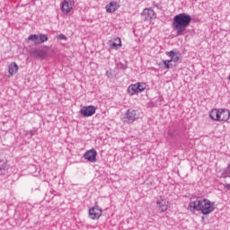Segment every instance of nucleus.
Wrapping results in <instances>:
<instances>
[{
	"mask_svg": "<svg viewBox=\"0 0 230 230\" xmlns=\"http://www.w3.org/2000/svg\"><path fill=\"white\" fill-rule=\"evenodd\" d=\"M224 177H227V175L224 176Z\"/></svg>",
	"mask_w": 230,
	"mask_h": 230,
	"instance_id": "nucleus-29",
	"label": "nucleus"
},
{
	"mask_svg": "<svg viewBox=\"0 0 230 230\" xmlns=\"http://www.w3.org/2000/svg\"><path fill=\"white\" fill-rule=\"evenodd\" d=\"M0 163H3V151H0Z\"/></svg>",
	"mask_w": 230,
	"mask_h": 230,
	"instance_id": "nucleus-26",
	"label": "nucleus"
},
{
	"mask_svg": "<svg viewBox=\"0 0 230 230\" xmlns=\"http://www.w3.org/2000/svg\"><path fill=\"white\" fill-rule=\"evenodd\" d=\"M167 135L171 137H173V133L172 132V130H168Z\"/></svg>",
	"mask_w": 230,
	"mask_h": 230,
	"instance_id": "nucleus-25",
	"label": "nucleus"
},
{
	"mask_svg": "<svg viewBox=\"0 0 230 230\" xmlns=\"http://www.w3.org/2000/svg\"><path fill=\"white\" fill-rule=\"evenodd\" d=\"M225 188H226V190H230V183H226V184L225 185Z\"/></svg>",
	"mask_w": 230,
	"mask_h": 230,
	"instance_id": "nucleus-28",
	"label": "nucleus"
},
{
	"mask_svg": "<svg viewBox=\"0 0 230 230\" xmlns=\"http://www.w3.org/2000/svg\"><path fill=\"white\" fill-rule=\"evenodd\" d=\"M163 64H164L165 69H170V67H173V65L172 64V60H170V59L164 60Z\"/></svg>",
	"mask_w": 230,
	"mask_h": 230,
	"instance_id": "nucleus-20",
	"label": "nucleus"
},
{
	"mask_svg": "<svg viewBox=\"0 0 230 230\" xmlns=\"http://www.w3.org/2000/svg\"><path fill=\"white\" fill-rule=\"evenodd\" d=\"M17 71H19V66L16 65L15 62L11 63L8 68V76H13V75H15Z\"/></svg>",
	"mask_w": 230,
	"mask_h": 230,
	"instance_id": "nucleus-13",
	"label": "nucleus"
},
{
	"mask_svg": "<svg viewBox=\"0 0 230 230\" xmlns=\"http://www.w3.org/2000/svg\"><path fill=\"white\" fill-rule=\"evenodd\" d=\"M80 114H82L84 118H91V116H94V114H96V107L93 105L84 106L80 110Z\"/></svg>",
	"mask_w": 230,
	"mask_h": 230,
	"instance_id": "nucleus-6",
	"label": "nucleus"
},
{
	"mask_svg": "<svg viewBox=\"0 0 230 230\" xmlns=\"http://www.w3.org/2000/svg\"><path fill=\"white\" fill-rule=\"evenodd\" d=\"M226 173H230V164H229L228 166L226 167Z\"/></svg>",
	"mask_w": 230,
	"mask_h": 230,
	"instance_id": "nucleus-27",
	"label": "nucleus"
},
{
	"mask_svg": "<svg viewBox=\"0 0 230 230\" xmlns=\"http://www.w3.org/2000/svg\"><path fill=\"white\" fill-rule=\"evenodd\" d=\"M29 55L32 57V58H46V57H48V51L44 49H31L29 51Z\"/></svg>",
	"mask_w": 230,
	"mask_h": 230,
	"instance_id": "nucleus-7",
	"label": "nucleus"
},
{
	"mask_svg": "<svg viewBox=\"0 0 230 230\" xmlns=\"http://www.w3.org/2000/svg\"><path fill=\"white\" fill-rule=\"evenodd\" d=\"M209 118L210 119H213V121H219V109H214L209 112Z\"/></svg>",
	"mask_w": 230,
	"mask_h": 230,
	"instance_id": "nucleus-14",
	"label": "nucleus"
},
{
	"mask_svg": "<svg viewBox=\"0 0 230 230\" xmlns=\"http://www.w3.org/2000/svg\"><path fill=\"white\" fill-rule=\"evenodd\" d=\"M8 171V164H4L3 165L0 166V172L3 173L4 172Z\"/></svg>",
	"mask_w": 230,
	"mask_h": 230,
	"instance_id": "nucleus-21",
	"label": "nucleus"
},
{
	"mask_svg": "<svg viewBox=\"0 0 230 230\" xmlns=\"http://www.w3.org/2000/svg\"><path fill=\"white\" fill-rule=\"evenodd\" d=\"M117 67H118L119 69H122V71H125V69H127L126 65H124L123 63H118V64H117Z\"/></svg>",
	"mask_w": 230,
	"mask_h": 230,
	"instance_id": "nucleus-22",
	"label": "nucleus"
},
{
	"mask_svg": "<svg viewBox=\"0 0 230 230\" xmlns=\"http://www.w3.org/2000/svg\"><path fill=\"white\" fill-rule=\"evenodd\" d=\"M121 48V39L116 38L111 43V49H119Z\"/></svg>",
	"mask_w": 230,
	"mask_h": 230,
	"instance_id": "nucleus-18",
	"label": "nucleus"
},
{
	"mask_svg": "<svg viewBox=\"0 0 230 230\" xmlns=\"http://www.w3.org/2000/svg\"><path fill=\"white\" fill-rule=\"evenodd\" d=\"M230 117V111L227 109H219V121H227Z\"/></svg>",
	"mask_w": 230,
	"mask_h": 230,
	"instance_id": "nucleus-10",
	"label": "nucleus"
},
{
	"mask_svg": "<svg viewBox=\"0 0 230 230\" xmlns=\"http://www.w3.org/2000/svg\"><path fill=\"white\" fill-rule=\"evenodd\" d=\"M119 8V4L117 2H111L108 5H106V12L108 13H112L116 12Z\"/></svg>",
	"mask_w": 230,
	"mask_h": 230,
	"instance_id": "nucleus-11",
	"label": "nucleus"
},
{
	"mask_svg": "<svg viewBox=\"0 0 230 230\" xmlns=\"http://www.w3.org/2000/svg\"><path fill=\"white\" fill-rule=\"evenodd\" d=\"M29 40H31V42H34V44H44V42H48L49 38L46 34H31L28 37Z\"/></svg>",
	"mask_w": 230,
	"mask_h": 230,
	"instance_id": "nucleus-5",
	"label": "nucleus"
},
{
	"mask_svg": "<svg viewBox=\"0 0 230 230\" xmlns=\"http://www.w3.org/2000/svg\"><path fill=\"white\" fill-rule=\"evenodd\" d=\"M136 119H139V112L136 110H128L122 117L123 123H133Z\"/></svg>",
	"mask_w": 230,
	"mask_h": 230,
	"instance_id": "nucleus-3",
	"label": "nucleus"
},
{
	"mask_svg": "<svg viewBox=\"0 0 230 230\" xmlns=\"http://www.w3.org/2000/svg\"><path fill=\"white\" fill-rule=\"evenodd\" d=\"M137 88L138 90V93H143L145 89H146V84L145 83H137Z\"/></svg>",
	"mask_w": 230,
	"mask_h": 230,
	"instance_id": "nucleus-19",
	"label": "nucleus"
},
{
	"mask_svg": "<svg viewBox=\"0 0 230 230\" xmlns=\"http://www.w3.org/2000/svg\"><path fill=\"white\" fill-rule=\"evenodd\" d=\"M97 155H98V152H96V149L93 148V149L87 150L84 154V158L86 159V161H89V163H96V161H98L96 159Z\"/></svg>",
	"mask_w": 230,
	"mask_h": 230,
	"instance_id": "nucleus-9",
	"label": "nucleus"
},
{
	"mask_svg": "<svg viewBox=\"0 0 230 230\" xmlns=\"http://www.w3.org/2000/svg\"><path fill=\"white\" fill-rule=\"evenodd\" d=\"M191 15L186 13H181L172 18V28L176 32L177 37L184 35L186 29L191 24Z\"/></svg>",
	"mask_w": 230,
	"mask_h": 230,
	"instance_id": "nucleus-1",
	"label": "nucleus"
},
{
	"mask_svg": "<svg viewBox=\"0 0 230 230\" xmlns=\"http://www.w3.org/2000/svg\"><path fill=\"white\" fill-rule=\"evenodd\" d=\"M35 134H37V130H29L26 131V136H31V137H33V136H35Z\"/></svg>",
	"mask_w": 230,
	"mask_h": 230,
	"instance_id": "nucleus-23",
	"label": "nucleus"
},
{
	"mask_svg": "<svg viewBox=\"0 0 230 230\" xmlns=\"http://www.w3.org/2000/svg\"><path fill=\"white\" fill-rule=\"evenodd\" d=\"M156 204L159 211H162L163 213L168 209V201H166V199L157 200Z\"/></svg>",
	"mask_w": 230,
	"mask_h": 230,
	"instance_id": "nucleus-12",
	"label": "nucleus"
},
{
	"mask_svg": "<svg viewBox=\"0 0 230 230\" xmlns=\"http://www.w3.org/2000/svg\"><path fill=\"white\" fill-rule=\"evenodd\" d=\"M73 6H75V0H64L61 3L60 10L62 13L67 15V13H70L71 10H73Z\"/></svg>",
	"mask_w": 230,
	"mask_h": 230,
	"instance_id": "nucleus-4",
	"label": "nucleus"
},
{
	"mask_svg": "<svg viewBox=\"0 0 230 230\" xmlns=\"http://www.w3.org/2000/svg\"><path fill=\"white\" fill-rule=\"evenodd\" d=\"M188 209L190 211L191 209L201 211L202 215H209V213L215 211V202H211L208 199H204L203 200L197 199L189 203Z\"/></svg>",
	"mask_w": 230,
	"mask_h": 230,
	"instance_id": "nucleus-2",
	"label": "nucleus"
},
{
	"mask_svg": "<svg viewBox=\"0 0 230 230\" xmlns=\"http://www.w3.org/2000/svg\"><path fill=\"white\" fill-rule=\"evenodd\" d=\"M128 93L130 96H134V94H139V91L137 90V84H131L128 87Z\"/></svg>",
	"mask_w": 230,
	"mask_h": 230,
	"instance_id": "nucleus-16",
	"label": "nucleus"
},
{
	"mask_svg": "<svg viewBox=\"0 0 230 230\" xmlns=\"http://www.w3.org/2000/svg\"><path fill=\"white\" fill-rule=\"evenodd\" d=\"M89 217L92 220H98L102 217V208L95 204L94 207L89 209Z\"/></svg>",
	"mask_w": 230,
	"mask_h": 230,
	"instance_id": "nucleus-8",
	"label": "nucleus"
},
{
	"mask_svg": "<svg viewBox=\"0 0 230 230\" xmlns=\"http://www.w3.org/2000/svg\"><path fill=\"white\" fill-rule=\"evenodd\" d=\"M143 15L146 16V19H155V12L154 9H145Z\"/></svg>",
	"mask_w": 230,
	"mask_h": 230,
	"instance_id": "nucleus-15",
	"label": "nucleus"
},
{
	"mask_svg": "<svg viewBox=\"0 0 230 230\" xmlns=\"http://www.w3.org/2000/svg\"><path fill=\"white\" fill-rule=\"evenodd\" d=\"M166 55H168L171 58V59H169L171 60V62H179V56L173 50L166 52Z\"/></svg>",
	"mask_w": 230,
	"mask_h": 230,
	"instance_id": "nucleus-17",
	"label": "nucleus"
},
{
	"mask_svg": "<svg viewBox=\"0 0 230 230\" xmlns=\"http://www.w3.org/2000/svg\"><path fill=\"white\" fill-rule=\"evenodd\" d=\"M57 39H58V40H67V37H66L64 34L58 35Z\"/></svg>",
	"mask_w": 230,
	"mask_h": 230,
	"instance_id": "nucleus-24",
	"label": "nucleus"
}]
</instances>
